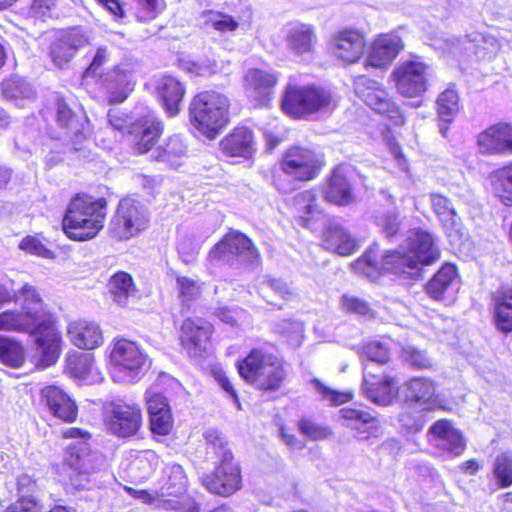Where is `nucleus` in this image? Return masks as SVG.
Listing matches in <instances>:
<instances>
[{
    "label": "nucleus",
    "mask_w": 512,
    "mask_h": 512,
    "mask_svg": "<svg viewBox=\"0 0 512 512\" xmlns=\"http://www.w3.org/2000/svg\"><path fill=\"white\" fill-rule=\"evenodd\" d=\"M440 256L433 236L425 231H412L404 243L394 251L387 252L379 266L375 248H370L354 264L355 271L375 280L379 270L399 276L418 275L422 265H429Z\"/></svg>",
    "instance_id": "nucleus-1"
},
{
    "label": "nucleus",
    "mask_w": 512,
    "mask_h": 512,
    "mask_svg": "<svg viewBox=\"0 0 512 512\" xmlns=\"http://www.w3.org/2000/svg\"><path fill=\"white\" fill-rule=\"evenodd\" d=\"M0 330L28 332L35 338L39 365L43 368L56 363L61 352L62 335L53 322H37L34 313L7 310L0 314Z\"/></svg>",
    "instance_id": "nucleus-2"
},
{
    "label": "nucleus",
    "mask_w": 512,
    "mask_h": 512,
    "mask_svg": "<svg viewBox=\"0 0 512 512\" xmlns=\"http://www.w3.org/2000/svg\"><path fill=\"white\" fill-rule=\"evenodd\" d=\"M107 201L88 195L71 199L63 218V231L68 238L86 241L94 238L104 226Z\"/></svg>",
    "instance_id": "nucleus-3"
},
{
    "label": "nucleus",
    "mask_w": 512,
    "mask_h": 512,
    "mask_svg": "<svg viewBox=\"0 0 512 512\" xmlns=\"http://www.w3.org/2000/svg\"><path fill=\"white\" fill-rule=\"evenodd\" d=\"M335 94L326 88L306 85H287L283 98V111L293 118H324L336 108Z\"/></svg>",
    "instance_id": "nucleus-4"
},
{
    "label": "nucleus",
    "mask_w": 512,
    "mask_h": 512,
    "mask_svg": "<svg viewBox=\"0 0 512 512\" xmlns=\"http://www.w3.org/2000/svg\"><path fill=\"white\" fill-rule=\"evenodd\" d=\"M230 101L223 93L209 90L195 95L189 113L192 125L209 139H214L229 121Z\"/></svg>",
    "instance_id": "nucleus-5"
},
{
    "label": "nucleus",
    "mask_w": 512,
    "mask_h": 512,
    "mask_svg": "<svg viewBox=\"0 0 512 512\" xmlns=\"http://www.w3.org/2000/svg\"><path fill=\"white\" fill-rule=\"evenodd\" d=\"M106 464L105 456L91 449L87 441H75L65 450L63 465L68 472L67 486L73 490L91 489L95 482L93 476Z\"/></svg>",
    "instance_id": "nucleus-6"
},
{
    "label": "nucleus",
    "mask_w": 512,
    "mask_h": 512,
    "mask_svg": "<svg viewBox=\"0 0 512 512\" xmlns=\"http://www.w3.org/2000/svg\"><path fill=\"white\" fill-rule=\"evenodd\" d=\"M110 374L114 382L134 383L150 367L147 353L134 341L117 339L109 353Z\"/></svg>",
    "instance_id": "nucleus-7"
},
{
    "label": "nucleus",
    "mask_w": 512,
    "mask_h": 512,
    "mask_svg": "<svg viewBox=\"0 0 512 512\" xmlns=\"http://www.w3.org/2000/svg\"><path fill=\"white\" fill-rule=\"evenodd\" d=\"M432 76V67L420 57L402 61L391 74L397 92L407 98L423 96Z\"/></svg>",
    "instance_id": "nucleus-8"
},
{
    "label": "nucleus",
    "mask_w": 512,
    "mask_h": 512,
    "mask_svg": "<svg viewBox=\"0 0 512 512\" xmlns=\"http://www.w3.org/2000/svg\"><path fill=\"white\" fill-rule=\"evenodd\" d=\"M148 222L147 208L140 201L126 197L119 202L110 221L109 230L113 237L127 240L145 230Z\"/></svg>",
    "instance_id": "nucleus-9"
},
{
    "label": "nucleus",
    "mask_w": 512,
    "mask_h": 512,
    "mask_svg": "<svg viewBox=\"0 0 512 512\" xmlns=\"http://www.w3.org/2000/svg\"><path fill=\"white\" fill-rule=\"evenodd\" d=\"M260 255L252 241L238 231H230L208 253V261L213 264L242 261L257 263Z\"/></svg>",
    "instance_id": "nucleus-10"
},
{
    "label": "nucleus",
    "mask_w": 512,
    "mask_h": 512,
    "mask_svg": "<svg viewBox=\"0 0 512 512\" xmlns=\"http://www.w3.org/2000/svg\"><path fill=\"white\" fill-rule=\"evenodd\" d=\"M354 91L367 106L379 114L386 115L395 125L404 123L399 108L379 82L365 75L357 76L354 80Z\"/></svg>",
    "instance_id": "nucleus-11"
},
{
    "label": "nucleus",
    "mask_w": 512,
    "mask_h": 512,
    "mask_svg": "<svg viewBox=\"0 0 512 512\" xmlns=\"http://www.w3.org/2000/svg\"><path fill=\"white\" fill-rule=\"evenodd\" d=\"M167 480L161 488L162 507L176 512H199L191 498L185 496L187 490V477L183 468L178 464H169L165 468Z\"/></svg>",
    "instance_id": "nucleus-12"
},
{
    "label": "nucleus",
    "mask_w": 512,
    "mask_h": 512,
    "mask_svg": "<svg viewBox=\"0 0 512 512\" xmlns=\"http://www.w3.org/2000/svg\"><path fill=\"white\" fill-rule=\"evenodd\" d=\"M322 159L314 150L293 146L287 149L279 162L281 171L298 181L314 179L322 168Z\"/></svg>",
    "instance_id": "nucleus-13"
},
{
    "label": "nucleus",
    "mask_w": 512,
    "mask_h": 512,
    "mask_svg": "<svg viewBox=\"0 0 512 512\" xmlns=\"http://www.w3.org/2000/svg\"><path fill=\"white\" fill-rule=\"evenodd\" d=\"M366 49V34L355 27H344L331 34L328 41L330 54L344 64H357Z\"/></svg>",
    "instance_id": "nucleus-14"
},
{
    "label": "nucleus",
    "mask_w": 512,
    "mask_h": 512,
    "mask_svg": "<svg viewBox=\"0 0 512 512\" xmlns=\"http://www.w3.org/2000/svg\"><path fill=\"white\" fill-rule=\"evenodd\" d=\"M404 49V42L396 31L376 35L367 47L364 67L386 70Z\"/></svg>",
    "instance_id": "nucleus-15"
},
{
    "label": "nucleus",
    "mask_w": 512,
    "mask_h": 512,
    "mask_svg": "<svg viewBox=\"0 0 512 512\" xmlns=\"http://www.w3.org/2000/svg\"><path fill=\"white\" fill-rule=\"evenodd\" d=\"M277 82V73L270 70L250 68L243 75L244 92L257 106L269 103Z\"/></svg>",
    "instance_id": "nucleus-16"
},
{
    "label": "nucleus",
    "mask_w": 512,
    "mask_h": 512,
    "mask_svg": "<svg viewBox=\"0 0 512 512\" xmlns=\"http://www.w3.org/2000/svg\"><path fill=\"white\" fill-rule=\"evenodd\" d=\"M162 133L163 124L151 111L133 121L128 130L130 142L138 154L149 152Z\"/></svg>",
    "instance_id": "nucleus-17"
},
{
    "label": "nucleus",
    "mask_w": 512,
    "mask_h": 512,
    "mask_svg": "<svg viewBox=\"0 0 512 512\" xmlns=\"http://www.w3.org/2000/svg\"><path fill=\"white\" fill-rule=\"evenodd\" d=\"M109 430L120 437L134 435L141 425V410L136 404L125 402L111 403L107 407Z\"/></svg>",
    "instance_id": "nucleus-18"
},
{
    "label": "nucleus",
    "mask_w": 512,
    "mask_h": 512,
    "mask_svg": "<svg viewBox=\"0 0 512 512\" xmlns=\"http://www.w3.org/2000/svg\"><path fill=\"white\" fill-rule=\"evenodd\" d=\"M212 326L209 322L197 318H187L180 330V342L190 357H201L207 349Z\"/></svg>",
    "instance_id": "nucleus-19"
},
{
    "label": "nucleus",
    "mask_w": 512,
    "mask_h": 512,
    "mask_svg": "<svg viewBox=\"0 0 512 512\" xmlns=\"http://www.w3.org/2000/svg\"><path fill=\"white\" fill-rule=\"evenodd\" d=\"M284 41L290 53L298 57L314 53L317 33L314 25L303 22H291L284 28Z\"/></svg>",
    "instance_id": "nucleus-20"
},
{
    "label": "nucleus",
    "mask_w": 512,
    "mask_h": 512,
    "mask_svg": "<svg viewBox=\"0 0 512 512\" xmlns=\"http://www.w3.org/2000/svg\"><path fill=\"white\" fill-rule=\"evenodd\" d=\"M203 485L214 494L229 496L241 486V475L238 464L233 460L220 463L215 471L202 479Z\"/></svg>",
    "instance_id": "nucleus-21"
},
{
    "label": "nucleus",
    "mask_w": 512,
    "mask_h": 512,
    "mask_svg": "<svg viewBox=\"0 0 512 512\" xmlns=\"http://www.w3.org/2000/svg\"><path fill=\"white\" fill-rule=\"evenodd\" d=\"M477 144L479 151L485 155L512 154V125H491L478 135Z\"/></svg>",
    "instance_id": "nucleus-22"
},
{
    "label": "nucleus",
    "mask_w": 512,
    "mask_h": 512,
    "mask_svg": "<svg viewBox=\"0 0 512 512\" xmlns=\"http://www.w3.org/2000/svg\"><path fill=\"white\" fill-rule=\"evenodd\" d=\"M66 334L74 346L83 350H93L104 343L100 325L88 319H75L68 322Z\"/></svg>",
    "instance_id": "nucleus-23"
},
{
    "label": "nucleus",
    "mask_w": 512,
    "mask_h": 512,
    "mask_svg": "<svg viewBox=\"0 0 512 512\" xmlns=\"http://www.w3.org/2000/svg\"><path fill=\"white\" fill-rule=\"evenodd\" d=\"M88 43L89 37L83 29L72 28L52 43L50 57L57 67L62 68L75 56L80 48Z\"/></svg>",
    "instance_id": "nucleus-24"
},
{
    "label": "nucleus",
    "mask_w": 512,
    "mask_h": 512,
    "mask_svg": "<svg viewBox=\"0 0 512 512\" xmlns=\"http://www.w3.org/2000/svg\"><path fill=\"white\" fill-rule=\"evenodd\" d=\"M363 392L372 402L389 405L398 393L397 381L392 377L371 374L369 364H363Z\"/></svg>",
    "instance_id": "nucleus-25"
},
{
    "label": "nucleus",
    "mask_w": 512,
    "mask_h": 512,
    "mask_svg": "<svg viewBox=\"0 0 512 512\" xmlns=\"http://www.w3.org/2000/svg\"><path fill=\"white\" fill-rule=\"evenodd\" d=\"M428 440L431 445L453 456L460 455L465 449V441L461 433L451 422L438 420L429 429Z\"/></svg>",
    "instance_id": "nucleus-26"
},
{
    "label": "nucleus",
    "mask_w": 512,
    "mask_h": 512,
    "mask_svg": "<svg viewBox=\"0 0 512 512\" xmlns=\"http://www.w3.org/2000/svg\"><path fill=\"white\" fill-rule=\"evenodd\" d=\"M459 290L456 267L452 264L443 265L426 285L428 295L447 304L453 302Z\"/></svg>",
    "instance_id": "nucleus-27"
},
{
    "label": "nucleus",
    "mask_w": 512,
    "mask_h": 512,
    "mask_svg": "<svg viewBox=\"0 0 512 512\" xmlns=\"http://www.w3.org/2000/svg\"><path fill=\"white\" fill-rule=\"evenodd\" d=\"M41 398L50 412L65 422H73L77 418L78 409L75 402L60 387L51 385L41 390Z\"/></svg>",
    "instance_id": "nucleus-28"
},
{
    "label": "nucleus",
    "mask_w": 512,
    "mask_h": 512,
    "mask_svg": "<svg viewBox=\"0 0 512 512\" xmlns=\"http://www.w3.org/2000/svg\"><path fill=\"white\" fill-rule=\"evenodd\" d=\"M294 205L304 227L316 230L320 225L327 223L326 215L317 205V197L314 191L306 190L298 193L294 198Z\"/></svg>",
    "instance_id": "nucleus-29"
},
{
    "label": "nucleus",
    "mask_w": 512,
    "mask_h": 512,
    "mask_svg": "<svg viewBox=\"0 0 512 512\" xmlns=\"http://www.w3.org/2000/svg\"><path fill=\"white\" fill-rule=\"evenodd\" d=\"M431 207L446 235L457 238L462 235V222L450 199L439 193L430 194Z\"/></svg>",
    "instance_id": "nucleus-30"
},
{
    "label": "nucleus",
    "mask_w": 512,
    "mask_h": 512,
    "mask_svg": "<svg viewBox=\"0 0 512 512\" xmlns=\"http://www.w3.org/2000/svg\"><path fill=\"white\" fill-rule=\"evenodd\" d=\"M131 76L128 65L116 66L112 71L100 76L98 82L108 89L111 103H121L127 98L128 92L132 89Z\"/></svg>",
    "instance_id": "nucleus-31"
},
{
    "label": "nucleus",
    "mask_w": 512,
    "mask_h": 512,
    "mask_svg": "<svg viewBox=\"0 0 512 512\" xmlns=\"http://www.w3.org/2000/svg\"><path fill=\"white\" fill-rule=\"evenodd\" d=\"M188 156V145L179 134L169 136L153 151L154 160L172 168L182 166Z\"/></svg>",
    "instance_id": "nucleus-32"
},
{
    "label": "nucleus",
    "mask_w": 512,
    "mask_h": 512,
    "mask_svg": "<svg viewBox=\"0 0 512 512\" xmlns=\"http://www.w3.org/2000/svg\"><path fill=\"white\" fill-rule=\"evenodd\" d=\"M220 147L227 156L249 158L255 151L253 133L246 127L235 128L220 142Z\"/></svg>",
    "instance_id": "nucleus-33"
},
{
    "label": "nucleus",
    "mask_w": 512,
    "mask_h": 512,
    "mask_svg": "<svg viewBox=\"0 0 512 512\" xmlns=\"http://www.w3.org/2000/svg\"><path fill=\"white\" fill-rule=\"evenodd\" d=\"M407 401L417 404L422 409H431L436 399V385L424 377H415L404 384Z\"/></svg>",
    "instance_id": "nucleus-34"
},
{
    "label": "nucleus",
    "mask_w": 512,
    "mask_h": 512,
    "mask_svg": "<svg viewBox=\"0 0 512 512\" xmlns=\"http://www.w3.org/2000/svg\"><path fill=\"white\" fill-rule=\"evenodd\" d=\"M341 415L346 421L345 425L355 430L359 439L364 440L378 436L379 422L371 413L345 408L341 410Z\"/></svg>",
    "instance_id": "nucleus-35"
},
{
    "label": "nucleus",
    "mask_w": 512,
    "mask_h": 512,
    "mask_svg": "<svg viewBox=\"0 0 512 512\" xmlns=\"http://www.w3.org/2000/svg\"><path fill=\"white\" fill-rule=\"evenodd\" d=\"M157 95L169 116H175L180 109V103L185 94V88L180 81L172 76H162L157 81Z\"/></svg>",
    "instance_id": "nucleus-36"
},
{
    "label": "nucleus",
    "mask_w": 512,
    "mask_h": 512,
    "mask_svg": "<svg viewBox=\"0 0 512 512\" xmlns=\"http://www.w3.org/2000/svg\"><path fill=\"white\" fill-rule=\"evenodd\" d=\"M66 369L72 377L86 383L95 382L100 378L92 354L69 352L66 357Z\"/></svg>",
    "instance_id": "nucleus-37"
},
{
    "label": "nucleus",
    "mask_w": 512,
    "mask_h": 512,
    "mask_svg": "<svg viewBox=\"0 0 512 512\" xmlns=\"http://www.w3.org/2000/svg\"><path fill=\"white\" fill-rule=\"evenodd\" d=\"M325 198L337 205H348L353 201L352 186L346 168L334 169L325 191Z\"/></svg>",
    "instance_id": "nucleus-38"
},
{
    "label": "nucleus",
    "mask_w": 512,
    "mask_h": 512,
    "mask_svg": "<svg viewBox=\"0 0 512 512\" xmlns=\"http://www.w3.org/2000/svg\"><path fill=\"white\" fill-rule=\"evenodd\" d=\"M324 246L327 250L339 255H350L357 247V243L337 221H330L324 232Z\"/></svg>",
    "instance_id": "nucleus-39"
},
{
    "label": "nucleus",
    "mask_w": 512,
    "mask_h": 512,
    "mask_svg": "<svg viewBox=\"0 0 512 512\" xmlns=\"http://www.w3.org/2000/svg\"><path fill=\"white\" fill-rule=\"evenodd\" d=\"M286 377V370L282 361L274 355L271 363L264 367L258 374H250L248 383L261 390H277Z\"/></svg>",
    "instance_id": "nucleus-40"
},
{
    "label": "nucleus",
    "mask_w": 512,
    "mask_h": 512,
    "mask_svg": "<svg viewBox=\"0 0 512 512\" xmlns=\"http://www.w3.org/2000/svg\"><path fill=\"white\" fill-rule=\"evenodd\" d=\"M494 317L499 330L512 331V288H503L494 297Z\"/></svg>",
    "instance_id": "nucleus-41"
},
{
    "label": "nucleus",
    "mask_w": 512,
    "mask_h": 512,
    "mask_svg": "<svg viewBox=\"0 0 512 512\" xmlns=\"http://www.w3.org/2000/svg\"><path fill=\"white\" fill-rule=\"evenodd\" d=\"M490 183L495 196L505 206H512V162L490 174Z\"/></svg>",
    "instance_id": "nucleus-42"
},
{
    "label": "nucleus",
    "mask_w": 512,
    "mask_h": 512,
    "mask_svg": "<svg viewBox=\"0 0 512 512\" xmlns=\"http://www.w3.org/2000/svg\"><path fill=\"white\" fill-rule=\"evenodd\" d=\"M108 292L112 300L120 306H126L135 293V285L130 274L119 271L108 282Z\"/></svg>",
    "instance_id": "nucleus-43"
},
{
    "label": "nucleus",
    "mask_w": 512,
    "mask_h": 512,
    "mask_svg": "<svg viewBox=\"0 0 512 512\" xmlns=\"http://www.w3.org/2000/svg\"><path fill=\"white\" fill-rule=\"evenodd\" d=\"M14 301L21 305L22 311L34 313L37 322H51L44 318L41 297L32 285L25 284L19 290H15Z\"/></svg>",
    "instance_id": "nucleus-44"
},
{
    "label": "nucleus",
    "mask_w": 512,
    "mask_h": 512,
    "mask_svg": "<svg viewBox=\"0 0 512 512\" xmlns=\"http://www.w3.org/2000/svg\"><path fill=\"white\" fill-rule=\"evenodd\" d=\"M273 354L268 353L262 348H254L242 360L238 361L237 369L239 375L245 380L250 379V374H258L264 367L271 363Z\"/></svg>",
    "instance_id": "nucleus-45"
},
{
    "label": "nucleus",
    "mask_w": 512,
    "mask_h": 512,
    "mask_svg": "<svg viewBox=\"0 0 512 512\" xmlns=\"http://www.w3.org/2000/svg\"><path fill=\"white\" fill-rule=\"evenodd\" d=\"M206 454L209 458L219 460L220 463L233 460L232 453L227 447L225 437L218 430L208 429L204 433Z\"/></svg>",
    "instance_id": "nucleus-46"
},
{
    "label": "nucleus",
    "mask_w": 512,
    "mask_h": 512,
    "mask_svg": "<svg viewBox=\"0 0 512 512\" xmlns=\"http://www.w3.org/2000/svg\"><path fill=\"white\" fill-rule=\"evenodd\" d=\"M202 23L220 34L235 32L240 24L231 15L214 10L203 11L200 16Z\"/></svg>",
    "instance_id": "nucleus-47"
},
{
    "label": "nucleus",
    "mask_w": 512,
    "mask_h": 512,
    "mask_svg": "<svg viewBox=\"0 0 512 512\" xmlns=\"http://www.w3.org/2000/svg\"><path fill=\"white\" fill-rule=\"evenodd\" d=\"M1 91L5 99L20 102L31 100L35 95L33 88L18 76L4 80L1 83Z\"/></svg>",
    "instance_id": "nucleus-48"
},
{
    "label": "nucleus",
    "mask_w": 512,
    "mask_h": 512,
    "mask_svg": "<svg viewBox=\"0 0 512 512\" xmlns=\"http://www.w3.org/2000/svg\"><path fill=\"white\" fill-rule=\"evenodd\" d=\"M492 476L500 488L512 486V452L496 456L492 464Z\"/></svg>",
    "instance_id": "nucleus-49"
},
{
    "label": "nucleus",
    "mask_w": 512,
    "mask_h": 512,
    "mask_svg": "<svg viewBox=\"0 0 512 512\" xmlns=\"http://www.w3.org/2000/svg\"><path fill=\"white\" fill-rule=\"evenodd\" d=\"M0 362L18 368L24 362V350L17 341L0 335Z\"/></svg>",
    "instance_id": "nucleus-50"
},
{
    "label": "nucleus",
    "mask_w": 512,
    "mask_h": 512,
    "mask_svg": "<svg viewBox=\"0 0 512 512\" xmlns=\"http://www.w3.org/2000/svg\"><path fill=\"white\" fill-rule=\"evenodd\" d=\"M459 97L457 92L448 88L437 98V111L441 121L450 123L459 111Z\"/></svg>",
    "instance_id": "nucleus-51"
},
{
    "label": "nucleus",
    "mask_w": 512,
    "mask_h": 512,
    "mask_svg": "<svg viewBox=\"0 0 512 512\" xmlns=\"http://www.w3.org/2000/svg\"><path fill=\"white\" fill-rule=\"evenodd\" d=\"M180 67L195 76H208L217 71V64L214 59L209 57H185L179 60Z\"/></svg>",
    "instance_id": "nucleus-52"
},
{
    "label": "nucleus",
    "mask_w": 512,
    "mask_h": 512,
    "mask_svg": "<svg viewBox=\"0 0 512 512\" xmlns=\"http://www.w3.org/2000/svg\"><path fill=\"white\" fill-rule=\"evenodd\" d=\"M108 60V51L105 47H99L96 50V53L92 59L91 64L85 70L82 76V85L87 89L90 84L95 81L98 83L100 81V76L102 75L100 70L103 64H105Z\"/></svg>",
    "instance_id": "nucleus-53"
},
{
    "label": "nucleus",
    "mask_w": 512,
    "mask_h": 512,
    "mask_svg": "<svg viewBox=\"0 0 512 512\" xmlns=\"http://www.w3.org/2000/svg\"><path fill=\"white\" fill-rule=\"evenodd\" d=\"M311 385L320 395L321 400L329 403L330 405H341L348 402L352 398V394L350 392H340L334 390L318 379H313L311 381Z\"/></svg>",
    "instance_id": "nucleus-54"
},
{
    "label": "nucleus",
    "mask_w": 512,
    "mask_h": 512,
    "mask_svg": "<svg viewBox=\"0 0 512 512\" xmlns=\"http://www.w3.org/2000/svg\"><path fill=\"white\" fill-rule=\"evenodd\" d=\"M137 3L136 17L141 22L155 19L165 8L164 0H135Z\"/></svg>",
    "instance_id": "nucleus-55"
},
{
    "label": "nucleus",
    "mask_w": 512,
    "mask_h": 512,
    "mask_svg": "<svg viewBox=\"0 0 512 512\" xmlns=\"http://www.w3.org/2000/svg\"><path fill=\"white\" fill-rule=\"evenodd\" d=\"M362 355L368 360L384 364L389 360V347L386 341H369L362 346Z\"/></svg>",
    "instance_id": "nucleus-56"
},
{
    "label": "nucleus",
    "mask_w": 512,
    "mask_h": 512,
    "mask_svg": "<svg viewBox=\"0 0 512 512\" xmlns=\"http://www.w3.org/2000/svg\"><path fill=\"white\" fill-rule=\"evenodd\" d=\"M158 458L152 451H145L139 455L131 464V470L139 469L142 473L135 475L140 479H146L154 470V465L157 464Z\"/></svg>",
    "instance_id": "nucleus-57"
},
{
    "label": "nucleus",
    "mask_w": 512,
    "mask_h": 512,
    "mask_svg": "<svg viewBox=\"0 0 512 512\" xmlns=\"http://www.w3.org/2000/svg\"><path fill=\"white\" fill-rule=\"evenodd\" d=\"M177 285L179 296L183 304H188L200 295V285L190 278L184 276L178 277Z\"/></svg>",
    "instance_id": "nucleus-58"
},
{
    "label": "nucleus",
    "mask_w": 512,
    "mask_h": 512,
    "mask_svg": "<svg viewBox=\"0 0 512 512\" xmlns=\"http://www.w3.org/2000/svg\"><path fill=\"white\" fill-rule=\"evenodd\" d=\"M298 426L300 432L312 440L326 439L331 434L327 427L321 426L310 419L300 420Z\"/></svg>",
    "instance_id": "nucleus-59"
},
{
    "label": "nucleus",
    "mask_w": 512,
    "mask_h": 512,
    "mask_svg": "<svg viewBox=\"0 0 512 512\" xmlns=\"http://www.w3.org/2000/svg\"><path fill=\"white\" fill-rule=\"evenodd\" d=\"M149 415L170 411L167 399L154 387L149 388L145 394Z\"/></svg>",
    "instance_id": "nucleus-60"
},
{
    "label": "nucleus",
    "mask_w": 512,
    "mask_h": 512,
    "mask_svg": "<svg viewBox=\"0 0 512 512\" xmlns=\"http://www.w3.org/2000/svg\"><path fill=\"white\" fill-rule=\"evenodd\" d=\"M150 416V426L153 433L159 435H167L172 429V415L171 411H162L161 413H154Z\"/></svg>",
    "instance_id": "nucleus-61"
},
{
    "label": "nucleus",
    "mask_w": 512,
    "mask_h": 512,
    "mask_svg": "<svg viewBox=\"0 0 512 512\" xmlns=\"http://www.w3.org/2000/svg\"><path fill=\"white\" fill-rule=\"evenodd\" d=\"M402 358L405 362L409 363L415 368L423 369L431 366V361L426 356V354L412 346L403 348Z\"/></svg>",
    "instance_id": "nucleus-62"
},
{
    "label": "nucleus",
    "mask_w": 512,
    "mask_h": 512,
    "mask_svg": "<svg viewBox=\"0 0 512 512\" xmlns=\"http://www.w3.org/2000/svg\"><path fill=\"white\" fill-rule=\"evenodd\" d=\"M19 248L30 254H34L47 259L54 256L51 250L47 249L45 245L41 243V241L32 236L24 238L20 242Z\"/></svg>",
    "instance_id": "nucleus-63"
},
{
    "label": "nucleus",
    "mask_w": 512,
    "mask_h": 512,
    "mask_svg": "<svg viewBox=\"0 0 512 512\" xmlns=\"http://www.w3.org/2000/svg\"><path fill=\"white\" fill-rule=\"evenodd\" d=\"M282 327L281 333L287 338L289 344L294 347L299 346L303 338L302 324L295 321H284Z\"/></svg>",
    "instance_id": "nucleus-64"
}]
</instances>
